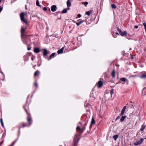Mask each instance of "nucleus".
Listing matches in <instances>:
<instances>
[{"label":"nucleus","mask_w":146,"mask_h":146,"mask_svg":"<svg viewBox=\"0 0 146 146\" xmlns=\"http://www.w3.org/2000/svg\"><path fill=\"white\" fill-rule=\"evenodd\" d=\"M80 140L79 136L78 135H75L74 139L73 144L74 146H77L78 143Z\"/></svg>","instance_id":"nucleus-1"},{"label":"nucleus","mask_w":146,"mask_h":146,"mask_svg":"<svg viewBox=\"0 0 146 146\" xmlns=\"http://www.w3.org/2000/svg\"><path fill=\"white\" fill-rule=\"evenodd\" d=\"M25 14L23 12L21 13L20 15L21 19L23 22H24L26 24H28V23L27 20H26L24 19V15Z\"/></svg>","instance_id":"nucleus-2"},{"label":"nucleus","mask_w":146,"mask_h":146,"mask_svg":"<svg viewBox=\"0 0 146 146\" xmlns=\"http://www.w3.org/2000/svg\"><path fill=\"white\" fill-rule=\"evenodd\" d=\"M21 36L22 41L23 43L26 45L28 44V42L27 41V39H28V36Z\"/></svg>","instance_id":"nucleus-3"},{"label":"nucleus","mask_w":146,"mask_h":146,"mask_svg":"<svg viewBox=\"0 0 146 146\" xmlns=\"http://www.w3.org/2000/svg\"><path fill=\"white\" fill-rule=\"evenodd\" d=\"M117 31L119 33L120 35L121 36H124L126 35L127 34V33L126 31H124L123 32L121 31V29L118 28H117Z\"/></svg>","instance_id":"nucleus-4"},{"label":"nucleus","mask_w":146,"mask_h":146,"mask_svg":"<svg viewBox=\"0 0 146 146\" xmlns=\"http://www.w3.org/2000/svg\"><path fill=\"white\" fill-rule=\"evenodd\" d=\"M144 141V139L141 138L139 141L136 142L134 143V145L135 146H137L138 145L141 144Z\"/></svg>","instance_id":"nucleus-5"},{"label":"nucleus","mask_w":146,"mask_h":146,"mask_svg":"<svg viewBox=\"0 0 146 146\" xmlns=\"http://www.w3.org/2000/svg\"><path fill=\"white\" fill-rule=\"evenodd\" d=\"M57 8L56 5H53L51 7V11L54 12L56 11L57 10Z\"/></svg>","instance_id":"nucleus-6"},{"label":"nucleus","mask_w":146,"mask_h":146,"mask_svg":"<svg viewBox=\"0 0 146 146\" xmlns=\"http://www.w3.org/2000/svg\"><path fill=\"white\" fill-rule=\"evenodd\" d=\"M126 106H125L123 107V108L122 109V110L121 111V113L120 114V116H122L124 115V113L125 112V111L126 108Z\"/></svg>","instance_id":"nucleus-7"},{"label":"nucleus","mask_w":146,"mask_h":146,"mask_svg":"<svg viewBox=\"0 0 146 146\" xmlns=\"http://www.w3.org/2000/svg\"><path fill=\"white\" fill-rule=\"evenodd\" d=\"M25 30H26L25 28L22 27L21 28V36H26L24 35V33L25 32Z\"/></svg>","instance_id":"nucleus-8"},{"label":"nucleus","mask_w":146,"mask_h":146,"mask_svg":"<svg viewBox=\"0 0 146 146\" xmlns=\"http://www.w3.org/2000/svg\"><path fill=\"white\" fill-rule=\"evenodd\" d=\"M55 54H56L55 53H52V54L50 55L49 58L48 59V60H49L50 59L53 58L54 57H55Z\"/></svg>","instance_id":"nucleus-9"},{"label":"nucleus","mask_w":146,"mask_h":146,"mask_svg":"<svg viewBox=\"0 0 146 146\" xmlns=\"http://www.w3.org/2000/svg\"><path fill=\"white\" fill-rule=\"evenodd\" d=\"M27 120L30 125L31 123L32 119L30 116H29L27 117Z\"/></svg>","instance_id":"nucleus-10"},{"label":"nucleus","mask_w":146,"mask_h":146,"mask_svg":"<svg viewBox=\"0 0 146 146\" xmlns=\"http://www.w3.org/2000/svg\"><path fill=\"white\" fill-rule=\"evenodd\" d=\"M98 87L100 88L102 87L103 85V83L102 81H100L98 82Z\"/></svg>","instance_id":"nucleus-11"},{"label":"nucleus","mask_w":146,"mask_h":146,"mask_svg":"<svg viewBox=\"0 0 146 146\" xmlns=\"http://www.w3.org/2000/svg\"><path fill=\"white\" fill-rule=\"evenodd\" d=\"M64 49V48L62 47L60 49L58 50L57 52L58 54H60L62 53L63 52V50Z\"/></svg>","instance_id":"nucleus-12"},{"label":"nucleus","mask_w":146,"mask_h":146,"mask_svg":"<svg viewBox=\"0 0 146 146\" xmlns=\"http://www.w3.org/2000/svg\"><path fill=\"white\" fill-rule=\"evenodd\" d=\"M66 4H67L68 8H69L71 7V3L70 1V0H67V2H66Z\"/></svg>","instance_id":"nucleus-13"},{"label":"nucleus","mask_w":146,"mask_h":146,"mask_svg":"<svg viewBox=\"0 0 146 146\" xmlns=\"http://www.w3.org/2000/svg\"><path fill=\"white\" fill-rule=\"evenodd\" d=\"M40 50L39 48H36L34 49V52L36 53H38L40 52Z\"/></svg>","instance_id":"nucleus-14"},{"label":"nucleus","mask_w":146,"mask_h":146,"mask_svg":"<svg viewBox=\"0 0 146 146\" xmlns=\"http://www.w3.org/2000/svg\"><path fill=\"white\" fill-rule=\"evenodd\" d=\"M70 9L69 8L64 9L62 12V13H67V10H69Z\"/></svg>","instance_id":"nucleus-15"},{"label":"nucleus","mask_w":146,"mask_h":146,"mask_svg":"<svg viewBox=\"0 0 146 146\" xmlns=\"http://www.w3.org/2000/svg\"><path fill=\"white\" fill-rule=\"evenodd\" d=\"M120 80L123 82H127V79L125 78H121L120 79Z\"/></svg>","instance_id":"nucleus-16"},{"label":"nucleus","mask_w":146,"mask_h":146,"mask_svg":"<svg viewBox=\"0 0 146 146\" xmlns=\"http://www.w3.org/2000/svg\"><path fill=\"white\" fill-rule=\"evenodd\" d=\"M129 104V106L127 107V108H132L133 106V104L132 102H130L129 104H127V105Z\"/></svg>","instance_id":"nucleus-17"},{"label":"nucleus","mask_w":146,"mask_h":146,"mask_svg":"<svg viewBox=\"0 0 146 146\" xmlns=\"http://www.w3.org/2000/svg\"><path fill=\"white\" fill-rule=\"evenodd\" d=\"M139 77L141 78L145 79L146 78V73L143 74L142 75L139 76Z\"/></svg>","instance_id":"nucleus-18"},{"label":"nucleus","mask_w":146,"mask_h":146,"mask_svg":"<svg viewBox=\"0 0 146 146\" xmlns=\"http://www.w3.org/2000/svg\"><path fill=\"white\" fill-rule=\"evenodd\" d=\"M126 117V116H122L121 118L120 119V121L122 122L124 121V119Z\"/></svg>","instance_id":"nucleus-19"},{"label":"nucleus","mask_w":146,"mask_h":146,"mask_svg":"<svg viewBox=\"0 0 146 146\" xmlns=\"http://www.w3.org/2000/svg\"><path fill=\"white\" fill-rule=\"evenodd\" d=\"M115 71L114 69H113L111 73V75L113 78H114L115 77Z\"/></svg>","instance_id":"nucleus-20"},{"label":"nucleus","mask_w":146,"mask_h":146,"mask_svg":"<svg viewBox=\"0 0 146 146\" xmlns=\"http://www.w3.org/2000/svg\"><path fill=\"white\" fill-rule=\"evenodd\" d=\"M145 125H142V126H141V128L140 129V131H144L145 128Z\"/></svg>","instance_id":"nucleus-21"},{"label":"nucleus","mask_w":146,"mask_h":146,"mask_svg":"<svg viewBox=\"0 0 146 146\" xmlns=\"http://www.w3.org/2000/svg\"><path fill=\"white\" fill-rule=\"evenodd\" d=\"M84 22V21H80L78 23L77 22L76 24V25L78 26H79L80 24Z\"/></svg>","instance_id":"nucleus-22"},{"label":"nucleus","mask_w":146,"mask_h":146,"mask_svg":"<svg viewBox=\"0 0 146 146\" xmlns=\"http://www.w3.org/2000/svg\"><path fill=\"white\" fill-rule=\"evenodd\" d=\"M118 137V135H115L113 136V138L115 140H116Z\"/></svg>","instance_id":"nucleus-23"},{"label":"nucleus","mask_w":146,"mask_h":146,"mask_svg":"<svg viewBox=\"0 0 146 146\" xmlns=\"http://www.w3.org/2000/svg\"><path fill=\"white\" fill-rule=\"evenodd\" d=\"M95 123V121L94 120V118H92V121L91 123V125L94 124Z\"/></svg>","instance_id":"nucleus-24"},{"label":"nucleus","mask_w":146,"mask_h":146,"mask_svg":"<svg viewBox=\"0 0 146 146\" xmlns=\"http://www.w3.org/2000/svg\"><path fill=\"white\" fill-rule=\"evenodd\" d=\"M40 73V72L38 70H37L34 73V76H37L38 74Z\"/></svg>","instance_id":"nucleus-25"},{"label":"nucleus","mask_w":146,"mask_h":146,"mask_svg":"<svg viewBox=\"0 0 146 146\" xmlns=\"http://www.w3.org/2000/svg\"><path fill=\"white\" fill-rule=\"evenodd\" d=\"M18 138L16 140H15L11 144L9 145V146H13L14 144L18 140Z\"/></svg>","instance_id":"nucleus-26"},{"label":"nucleus","mask_w":146,"mask_h":146,"mask_svg":"<svg viewBox=\"0 0 146 146\" xmlns=\"http://www.w3.org/2000/svg\"><path fill=\"white\" fill-rule=\"evenodd\" d=\"M111 7L112 8L114 9H115L116 8V5L114 4H112Z\"/></svg>","instance_id":"nucleus-27"},{"label":"nucleus","mask_w":146,"mask_h":146,"mask_svg":"<svg viewBox=\"0 0 146 146\" xmlns=\"http://www.w3.org/2000/svg\"><path fill=\"white\" fill-rule=\"evenodd\" d=\"M114 93V89H112L110 91V93L111 94V95H112Z\"/></svg>","instance_id":"nucleus-28"},{"label":"nucleus","mask_w":146,"mask_h":146,"mask_svg":"<svg viewBox=\"0 0 146 146\" xmlns=\"http://www.w3.org/2000/svg\"><path fill=\"white\" fill-rule=\"evenodd\" d=\"M76 130H79L80 131L82 132V128H81L79 126H78L76 127Z\"/></svg>","instance_id":"nucleus-29"},{"label":"nucleus","mask_w":146,"mask_h":146,"mask_svg":"<svg viewBox=\"0 0 146 146\" xmlns=\"http://www.w3.org/2000/svg\"><path fill=\"white\" fill-rule=\"evenodd\" d=\"M36 5L37 6L40 7V5L39 4V2L38 0H37L36 2Z\"/></svg>","instance_id":"nucleus-30"},{"label":"nucleus","mask_w":146,"mask_h":146,"mask_svg":"<svg viewBox=\"0 0 146 146\" xmlns=\"http://www.w3.org/2000/svg\"><path fill=\"white\" fill-rule=\"evenodd\" d=\"M143 25L144 27L145 30L146 31V23H143Z\"/></svg>","instance_id":"nucleus-31"},{"label":"nucleus","mask_w":146,"mask_h":146,"mask_svg":"<svg viewBox=\"0 0 146 146\" xmlns=\"http://www.w3.org/2000/svg\"><path fill=\"white\" fill-rule=\"evenodd\" d=\"M82 4H84L86 6L88 4V3L86 1L83 3Z\"/></svg>","instance_id":"nucleus-32"},{"label":"nucleus","mask_w":146,"mask_h":146,"mask_svg":"<svg viewBox=\"0 0 146 146\" xmlns=\"http://www.w3.org/2000/svg\"><path fill=\"white\" fill-rule=\"evenodd\" d=\"M86 14L88 16H89L90 14V11H88L86 12Z\"/></svg>","instance_id":"nucleus-33"},{"label":"nucleus","mask_w":146,"mask_h":146,"mask_svg":"<svg viewBox=\"0 0 146 146\" xmlns=\"http://www.w3.org/2000/svg\"><path fill=\"white\" fill-rule=\"evenodd\" d=\"M85 129V127H83L82 128V132H83Z\"/></svg>","instance_id":"nucleus-34"},{"label":"nucleus","mask_w":146,"mask_h":146,"mask_svg":"<svg viewBox=\"0 0 146 146\" xmlns=\"http://www.w3.org/2000/svg\"><path fill=\"white\" fill-rule=\"evenodd\" d=\"M88 120H86V121H85V123L84 124V125L85 126L86 125H87V124L88 123Z\"/></svg>","instance_id":"nucleus-35"},{"label":"nucleus","mask_w":146,"mask_h":146,"mask_svg":"<svg viewBox=\"0 0 146 146\" xmlns=\"http://www.w3.org/2000/svg\"><path fill=\"white\" fill-rule=\"evenodd\" d=\"M22 127H26V126H29V125L28 126L27 125H27H26V124H25L24 123V124H22Z\"/></svg>","instance_id":"nucleus-36"},{"label":"nucleus","mask_w":146,"mask_h":146,"mask_svg":"<svg viewBox=\"0 0 146 146\" xmlns=\"http://www.w3.org/2000/svg\"><path fill=\"white\" fill-rule=\"evenodd\" d=\"M120 118V116H118L115 119V121H116Z\"/></svg>","instance_id":"nucleus-37"},{"label":"nucleus","mask_w":146,"mask_h":146,"mask_svg":"<svg viewBox=\"0 0 146 146\" xmlns=\"http://www.w3.org/2000/svg\"><path fill=\"white\" fill-rule=\"evenodd\" d=\"M43 55L44 56H46V49H44L43 52Z\"/></svg>","instance_id":"nucleus-38"},{"label":"nucleus","mask_w":146,"mask_h":146,"mask_svg":"<svg viewBox=\"0 0 146 146\" xmlns=\"http://www.w3.org/2000/svg\"><path fill=\"white\" fill-rule=\"evenodd\" d=\"M0 122H1V124H2L3 123V119H2V118H1L0 119Z\"/></svg>","instance_id":"nucleus-39"},{"label":"nucleus","mask_w":146,"mask_h":146,"mask_svg":"<svg viewBox=\"0 0 146 146\" xmlns=\"http://www.w3.org/2000/svg\"><path fill=\"white\" fill-rule=\"evenodd\" d=\"M136 76V75H130V76L129 77V78H130L132 77H135Z\"/></svg>","instance_id":"nucleus-40"},{"label":"nucleus","mask_w":146,"mask_h":146,"mask_svg":"<svg viewBox=\"0 0 146 146\" xmlns=\"http://www.w3.org/2000/svg\"><path fill=\"white\" fill-rule=\"evenodd\" d=\"M34 85L35 86H36V87H37L38 86V84L36 82H35L34 84Z\"/></svg>","instance_id":"nucleus-41"},{"label":"nucleus","mask_w":146,"mask_h":146,"mask_svg":"<svg viewBox=\"0 0 146 146\" xmlns=\"http://www.w3.org/2000/svg\"><path fill=\"white\" fill-rule=\"evenodd\" d=\"M138 26L137 25H135L134 26V28L136 29H137L138 28Z\"/></svg>","instance_id":"nucleus-42"},{"label":"nucleus","mask_w":146,"mask_h":146,"mask_svg":"<svg viewBox=\"0 0 146 146\" xmlns=\"http://www.w3.org/2000/svg\"><path fill=\"white\" fill-rule=\"evenodd\" d=\"M81 15L80 14H78V15L77 16L78 18H80L81 17Z\"/></svg>","instance_id":"nucleus-43"},{"label":"nucleus","mask_w":146,"mask_h":146,"mask_svg":"<svg viewBox=\"0 0 146 146\" xmlns=\"http://www.w3.org/2000/svg\"><path fill=\"white\" fill-rule=\"evenodd\" d=\"M3 8L1 7V6L0 7V13L2 9Z\"/></svg>","instance_id":"nucleus-44"},{"label":"nucleus","mask_w":146,"mask_h":146,"mask_svg":"<svg viewBox=\"0 0 146 146\" xmlns=\"http://www.w3.org/2000/svg\"><path fill=\"white\" fill-rule=\"evenodd\" d=\"M28 50H31V47H28L27 48Z\"/></svg>","instance_id":"nucleus-45"},{"label":"nucleus","mask_w":146,"mask_h":146,"mask_svg":"<svg viewBox=\"0 0 146 146\" xmlns=\"http://www.w3.org/2000/svg\"><path fill=\"white\" fill-rule=\"evenodd\" d=\"M43 9L44 11H46V7H44L43 8Z\"/></svg>","instance_id":"nucleus-46"},{"label":"nucleus","mask_w":146,"mask_h":146,"mask_svg":"<svg viewBox=\"0 0 146 146\" xmlns=\"http://www.w3.org/2000/svg\"><path fill=\"white\" fill-rule=\"evenodd\" d=\"M127 82V85H128V83H129L128 80H127V82Z\"/></svg>","instance_id":"nucleus-47"},{"label":"nucleus","mask_w":146,"mask_h":146,"mask_svg":"<svg viewBox=\"0 0 146 146\" xmlns=\"http://www.w3.org/2000/svg\"><path fill=\"white\" fill-rule=\"evenodd\" d=\"M2 126L3 127H4V124L3 123V124H1Z\"/></svg>","instance_id":"nucleus-48"},{"label":"nucleus","mask_w":146,"mask_h":146,"mask_svg":"<svg viewBox=\"0 0 146 146\" xmlns=\"http://www.w3.org/2000/svg\"><path fill=\"white\" fill-rule=\"evenodd\" d=\"M115 34L116 35H119V33H117V32H116L115 33Z\"/></svg>","instance_id":"nucleus-49"},{"label":"nucleus","mask_w":146,"mask_h":146,"mask_svg":"<svg viewBox=\"0 0 146 146\" xmlns=\"http://www.w3.org/2000/svg\"><path fill=\"white\" fill-rule=\"evenodd\" d=\"M40 64H37V66H40Z\"/></svg>","instance_id":"nucleus-50"},{"label":"nucleus","mask_w":146,"mask_h":146,"mask_svg":"<svg viewBox=\"0 0 146 146\" xmlns=\"http://www.w3.org/2000/svg\"><path fill=\"white\" fill-rule=\"evenodd\" d=\"M31 60H33V57H32L31 58Z\"/></svg>","instance_id":"nucleus-51"},{"label":"nucleus","mask_w":146,"mask_h":146,"mask_svg":"<svg viewBox=\"0 0 146 146\" xmlns=\"http://www.w3.org/2000/svg\"><path fill=\"white\" fill-rule=\"evenodd\" d=\"M46 54H47L48 53V51L47 50H46Z\"/></svg>","instance_id":"nucleus-52"},{"label":"nucleus","mask_w":146,"mask_h":146,"mask_svg":"<svg viewBox=\"0 0 146 146\" xmlns=\"http://www.w3.org/2000/svg\"><path fill=\"white\" fill-rule=\"evenodd\" d=\"M90 128H91L92 127V125H91V124L90 125Z\"/></svg>","instance_id":"nucleus-53"},{"label":"nucleus","mask_w":146,"mask_h":146,"mask_svg":"<svg viewBox=\"0 0 146 146\" xmlns=\"http://www.w3.org/2000/svg\"><path fill=\"white\" fill-rule=\"evenodd\" d=\"M25 110L26 111V112H27V111L26 110V109H25Z\"/></svg>","instance_id":"nucleus-54"},{"label":"nucleus","mask_w":146,"mask_h":146,"mask_svg":"<svg viewBox=\"0 0 146 146\" xmlns=\"http://www.w3.org/2000/svg\"><path fill=\"white\" fill-rule=\"evenodd\" d=\"M1 0H0V3H1Z\"/></svg>","instance_id":"nucleus-55"},{"label":"nucleus","mask_w":146,"mask_h":146,"mask_svg":"<svg viewBox=\"0 0 146 146\" xmlns=\"http://www.w3.org/2000/svg\"><path fill=\"white\" fill-rule=\"evenodd\" d=\"M26 9H27V7H26Z\"/></svg>","instance_id":"nucleus-56"},{"label":"nucleus","mask_w":146,"mask_h":146,"mask_svg":"<svg viewBox=\"0 0 146 146\" xmlns=\"http://www.w3.org/2000/svg\"><path fill=\"white\" fill-rule=\"evenodd\" d=\"M47 10V8H46V10Z\"/></svg>","instance_id":"nucleus-57"},{"label":"nucleus","mask_w":146,"mask_h":146,"mask_svg":"<svg viewBox=\"0 0 146 146\" xmlns=\"http://www.w3.org/2000/svg\"><path fill=\"white\" fill-rule=\"evenodd\" d=\"M49 11H50V9H49Z\"/></svg>","instance_id":"nucleus-58"},{"label":"nucleus","mask_w":146,"mask_h":146,"mask_svg":"<svg viewBox=\"0 0 146 146\" xmlns=\"http://www.w3.org/2000/svg\"><path fill=\"white\" fill-rule=\"evenodd\" d=\"M80 123V124H82V123Z\"/></svg>","instance_id":"nucleus-59"},{"label":"nucleus","mask_w":146,"mask_h":146,"mask_svg":"<svg viewBox=\"0 0 146 146\" xmlns=\"http://www.w3.org/2000/svg\"><path fill=\"white\" fill-rule=\"evenodd\" d=\"M20 128H21V127H19V129H20Z\"/></svg>","instance_id":"nucleus-60"},{"label":"nucleus","mask_w":146,"mask_h":146,"mask_svg":"<svg viewBox=\"0 0 146 146\" xmlns=\"http://www.w3.org/2000/svg\"><path fill=\"white\" fill-rule=\"evenodd\" d=\"M113 37H114V38H115V36H113Z\"/></svg>","instance_id":"nucleus-61"}]
</instances>
